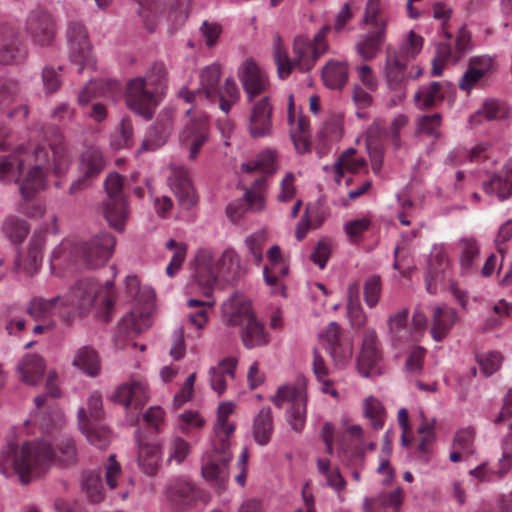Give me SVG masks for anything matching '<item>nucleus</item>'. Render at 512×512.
I'll return each mask as SVG.
<instances>
[{
  "mask_svg": "<svg viewBox=\"0 0 512 512\" xmlns=\"http://www.w3.org/2000/svg\"><path fill=\"white\" fill-rule=\"evenodd\" d=\"M221 68L213 63L205 66L199 72V87L197 93L199 99H204L214 104L218 99Z\"/></svg>",
  "mask_w": 512,
  "mask_h": 512,
  "instance_id": "22",
  "label": "nucleus"
},
{
  "mask_svg": "<svg viewBox=\"0 0 512 512\" xmlns=\"http://www.w3.org/2000/svg\"><path fill=\"white\" fill-rule=\"evenodd\" d=\"M148 384L144 380L132 379L116 387L111 401L124 406L129 413L128 421L135 424L139 421V409L149 400Z\"/></svg>",
  "mask_w": 512,
  "mask_h": 512,
  "instance_id": "8",
  "label": "nucleus"
},
{
  "mask_svg": "<svg viewBox=\"0 0 512 512\" xmlns=\"http://www.w3.org/2000/svg\"><path fill=\"white\" fill-rule=\"evenodd\" d=\"M238 77L249 101L269 88L267 73L253 59H246L238 69Z\"/></svg>",
  "mask_w": 512,
  "mask_h": 512,
  "instance_id": "14",
  "label": "nucleus"
},
{
  "mask_svg": "<svg viewBox=\"0 0 512 512\" xmlns=\"http://www.w3.org/2000/svg\"><path fill=\"white\" fill-rule=\"evenodd\" d=\"M404 491L397 487L393 491L379 493L374 498L365 497L362 504L363 512H374V507L379 506L383 509H392L398 511L402 506Z\"/></svg>",
  "mask_w": 512,
  "mask_h": 512,
  "instance_id": "38",
  "label": "nucleus"
},
{
  "mask_svg": "<svg viewBox=\"0 0 512 512\" xmlns=\"http://www.w3.org/2000/svg\"><path fill=\"white\" fill-rule=\"evenodd\" d=\"M228 462H224L219 457H213L209 454L203 458L201 467L202 476L216 488H224L229 479Z\"/></svg>",
  "mask_w": 512,
  "mask_h": 512,
  "instance_id": "30",
  "label": "nucleus"
},
{
  "mask_svg": "<svg viewBox=\"0 0 512 512\" xmlns=\"http://www.w3.org/2000/svg\"><path fill=\"white\" fill-rule=\"evenodd\" d=\"M364 23L371 26V29H379L382 23L387 26L386 20L381 16L380 0H367L364 16Z\"/></svg>",
  "mask_w": 512,
  "mask_h": 512,
  "instance_id": "58",
  "label": "nucleus"
},
{
  "mask_svg": "<svg viewBox=\"0 0 512 512\" xmlns=\"http://www.w3.org/2000/svg\"><path fill=\"white\" fill-rule=\"evenodd\" d=\"M35 165L32 166L19 190L25 199L33 197L37 192L46 187V176L43 167L52 169L54 175H65L72 164L71 150L65 143L62 133L55 129L53 138L48 144H38L32 152Z\"/></svg>",
  "mask_w": 512,
  "mask_h": 512,
  "instance_id": "3",
  "label": "nucleus"
},
{
  "mask_svg": "<svg viewBox=\"0 0 512 512\" xmlns=\"http://www.w3.org/2000/svg\"><path fill=\"white\" fill-rule=\"evenodd\" d=\"M168 183L179 204L184 209L189 210L196 205L197 196L187 168L183 166L172 167Z\"/></svg>",
  "mask_w": 512,
  "mask_h": 512,
  "instance_id": "15",
  "label": "nucleus"
},
{
  "mask_svg": "<svg viewBox=\"0 0 512 512\" xmlns=\"http://www.w3.org/2000/svg\"><path fill=\"white\" fill-rule=\"evenodd\" d=\"M72 364L90 377L97 376L101 370L99 355L90 346L79 348L75 352Z\"/></svg>",
  "mask_w": 512,
  "mask_h": 512,
  "instance_id": "41",
  "label": "nucleus"
},
{
  "mask_svg": "<svg viewBox=\"0 0 512 512\" xmlns=\"http://www.w3.org/2000/svg\"><path fill=\"white\" fill-rule=\"evenodd\" d=\"M459 262L462 274L469 275L474 271L475 263L480 255V246L474 238H461L458 241Z\"/></svg>",
  "mask_w": 512,
  "mask_h": 512,
  "instance_id": "43",
  "label": "nucleus"
},
{
  "mask_svg": "<svg viewBox=\"0 0 512 512\" xmlns=\"http://www.w3.org/2000/svg\"><path fill=\"white\" fill-rule=\"evenodd\" d=\"M147 31L153 32L167 17L173 24H182L189 15L192 0H175L169 10L161 0H135Z\"/></svg>",
  "mask_w": 512,
  "mask_h": 512,
  "instance_id": "6",
  "label": "nucleus"
},
{
  "mask_svg": "<svg viewBox=\"0 0 512 512\" xmlns=\"http://www.w3.org/2000/svg\"><path fill=\"white\" fill-rule=\"evenodd\" d=\"M104 216L110 227L123 231L128 217V207L125 198H106L103 202Z\"/></svg>",
  "mask_w": 512,
  "mask_h": 512,
  "instance_id": "35",
  "label": "nucleus"
},
{
  "mask_svg": "<svg viewBox=\"0 0 512 512\" xmlns=\"http://www.w3.org/2000/svg\"><path fill=\"white\" fill-rule=\"evenodd\" d=\"M477 361L484 375L490 376L500 368L502 356L499 352H488L486 354L477 355Z\"/></svg>",
  "mask_w": 512,
  "mask_h": 512,
  "instance_id": "63",
  "label": "nucleus"
},
{
  "mask_svg": "<svg viewBox=\"0 0 512 512\" xmlns=\"http://www.w3.org/2000/svg\"><path fill=\"white\" fill-rule=\"evenodd\" d=\"M272 106L269 97H263L252 108L248 129L252 137H264L271 134Z\"/></svg>",
  "mask_w": 512,
  "mask_h": 512,
  "instance_id": "21",
  "label": "nucleus"
},
{
  "mask_svg": "<svg viewBox=\"0 0 512 512\" xmlns=\"http://www.w3.org/2000/svg\"><path fill=\"white\" fill-rule=\"evenodd\" d=\"M254 316L251 301L242 294H234L222 305V320L226 326L241 327Z\"/></svg>",
  "mask_w": 512,
  "mask_h": 512,
  "instance_id": "17",
  "label": "nucleus"
},
{
  "mask_svg": "<svg viewBox=\"0 0 512 512\" xmlns=\"http://www.w3.org/2000/svg\"><path fill=\"white\" fill-rule=\"evenodd\" d=\"M192 447L188 441L179 435L172 436L167 444V458L168 465H180L190 455Z\"/></svg>",
  "mask_w": 512,
  "mask_h": 512,
  "instance_id": "48",
  "label": "nucleus"
},
{
  "mask_svg": "<svg viewBox=\"0 0 512 512\" xmlns=\"http://www.w3.org/2000/svg\"><path fill=\"white\" fill-rule=\"evenodd\" d=\"M320 339L326 345V349L328 350L331 357H335L336 349L339 345L340 339V326L337 322H330L325 331L319 334Z\"/></svg>",
  "mask_w": 512,
  "mask_h": 512,
  "instance_id": "61",
  "label": "nucleus"
},
{
  "mask_svg": "<svg viewBox=\"0 0 512 512\" xmlns=\"http://www.w3.org/2000/svg\"><path fill=\"white\" fill-rule=\"evenodd\" d=\"M213 259V252L208 248L198 249L194 257V279L190 288L198 289L206 297L211 295L217 279Z\"/></svg>",
  "mask_w": 512,
  "mask_h": 512,
  "instance_id": "12",
  "label": "nucleus"
},
{
  "mask_svg": "<svg viewBox=\"0 0 512 512\" xmlns=\"http://www.w3.org/2000/svg\"><path fill=\"white\" fill-rule=\"evenodd\" d=\"M493 68V59L488 55L474 56L468 61V67L461 76L459 89L471 92L476 84L484 78Z\"/></svg>",
  "mask_w": 512,
  "mask_h": 512,
  "instance_id": "20",
  "label": "nucleus"
},
{
  "mask_svg": "<svg viewBox=\"0 0 512 512\" xmlns=\"http://www.w3.org/2000/svg\"><path fill=\"white\" fill-rule=\"evenodd\" d=\"M307 414V402H301L295 406H291L287 413L286 418L290 427L296 431L301 432L305 426Z\"/></svg>",
  "mask_w": 512,
  "mask_h": 512,
  "instance_id": "60",
  "label": "nucleus"
},
{
  "mask_svg": "<svg viewBox=\"0 0 512 512\" xmlns=\"http://www.w3.org/2000/svg\"><path fill=\"white\" fill-rule=\"evenodd\" d=\"M322 79L326 87L341 89L348 80V65L337 61L327 62L322 69Z\"/></svg>",
  "mask_w": 512,
  "mask_h": 512,
  "instance_id": "45",
  "label": "nucleus"
},
{
  "mask_svg": "<svg viewBox=\"0 0 512 512\" xmlns=\"http://www.w3.org/2000/svg\"><path fill=\"white\" fill-rule=\"evenodd\" d=\"M276 169V153L271 149L260 152L253 164H242V170L245 172L258 170L264 174H273Z\"/></svg>",
  "mask_w": 512,
  "mask_h": 512,
  "instance_id": "53",
  "label": "nucleus"
},
{
  "mask_svg": "<svg viewBox=\"0 0 512 512\" xmlns=\"http://www.w3.org/2000/svg\"><path fill=\"white\" fill-rule=\"evenodd\" d=\"M26 31L39 46H50L56 35V23L51 13L43 8L33 9L26 20Z\"/></svg>",
  "mask_w": 512,
  "mask_h": 512,
  "instance_id": "13",
  "label": "nucleus"
},
{
  "mask_svg": "<svg viewBox=\"0 0 512 512\" xmlns=\"http://www.w3.org/2000/svg\"><path fill=\"white\" fill-rule=\"evenodd\" d=\"M381 359L382 357L379 350H361L357 361L358 372L365 378L379 375V363Z\"/></svg>",
  "mask_w": 512,
  "mask_h": 512,
  "instance_id": "50",
  "label": "nucleus"
},
{
  "mask_svg": "<svg viewBox=\"0 0 512 512\" xmlns=\"http://www.w3.org/2000/svg\"><path fill=\"white\" fill-rule=\"evenodd\" d=\"M406 62L396 52L388 53L385 62V77L391 90L404 88Z\"/></svg>",
  "mask_w": 512,
  "mask_h": 512,
  "instance_id": "39",
  "label": "nucleus"
},
{
  "mask_svg": "<svg viewBox=\"0 0 512 512\" xmlns=\"http://www.w3.org/2000/svg\"><path fill=\"white\" fill-rule=\"evenodd\" d=\"M449 260L444 244H433L428 259V276L436 279L448 266Z\"/></svg>",
  "mask_w": 512,
  "mask_h": 512,
  "instance_id": "52",
  "label": "nucleus"
},
{
  "mask_svg": "<svg viewBox=\"0 0 512 512\" xmlns=\"http://www.w3.org/2000/svg\"><path fill=\"white\" fill-rule=\"evenodd\" d=\"M217 273H224L240 277L245 274L246 268L241 262L239 254L233 248H226L215 263Z\"/></svg>",
  "mask_w": 512,
  "mask_h": 512,
  "instance_id": "47",
  "label": "nucleus"
},
{
  "mask_svg": "<svg viewBox=\"0 0 512 512\" xmlns=\"http://www.w3.org/2000/svg\"><path fill=\"white\" fill-rule=\"evenodd\" d=\"M173 118V111L169 109L158 115L155 125L141 144L140 152L155 150L165 144L173 129Z\"/></svg>",
  "mask_w": 512,
  "mask_h": 512,
  "instance_id": "18",
  "label": "nucleus"
},
{
  "mask_svg": "<svg viewBox=\"0 0 512 512\" xmlns=\"http://www.w3.org/2000/svg\"><path fill=\"white\" fill-rule=\"evenodd\" d=\"M237 367V359L233 357L224 358L216 366L209 369L210 387L219 396L222 395L227 388V380L235 377Z\"/></svg>",
  "mask_w": 512,
  "mask_h": 512,
  "instance_id": "28",
  "label": "nucleus"
},
{
  "mask_svg": "<svg viewBox=\"0 0 512 512\" xmlns=\"http://www.w3.org/2000/svg\"><path fill=\"white\" fill-rule=\"evenodd\" d=\"M20 34L18 29L10 25L0 28V64H11L20 55Z\"/></svg>",
  "mask_w": 512,
  "mask_h": 512,
  "instance_id": "26",
  "label": "nucleus"
},
{
  "mask_svg": "<svg viewBox=\"0 0 512 512\" xmlns=\"http://www.w3.org/2000/svg\"><path fill=\"white\" fill-rule=\"evenodd\" d=\"M408 316L409 309L403 308L391 314L387 319L388 337L391 344L395 347L410 339L407 328Z\"/></svg>",
  "mask_w": 512,
  "mask_h": 512,
  "instance_id": "36",
  "label": "nucleus"
},
{
  "mask_svg": "<svg viewBox=\"0 0 512 512\" xmlns=\"http://www.w3.org/2000/svg\"><path fill=\"white\" fill-rule=\"evenodd\" d=\"M24 161L23 148L3 157L0 160V181L18 183L22 175Z\"/></svg>",
  "mask_w": 512,
  "mask_h": 512,
  "instance_id": "40",
  "label": "nucleus"
},
{
  "mask_svg": "<svg viewBox=\"0 0 512 512\" xmlns=\"http://www.w3.org/2000/svg\"><path fill=\"white\" fill-rule=\"evenodd\" d=\"M252 433L257 444L265 446L273 433V417L270 407H263L253 420Z\"/></svg>",
  "mask_w": 512,
  "mask_h": 512,
  "instance_id": "44",
  "label": "nucleus"
},
{
  "mask_svg": "<svg viewBox=\"0 0 512 512\" xmlns=\"http://www.w3.org/2000/svg\"><path fill=\"white\" fill-rule=\"evenodd\" d=\"M473 48L471 33L465 26L457 32L454 46L447 42H440L436 46L435 56L432 59V76H441L446 63L456 64Z\"/></svg>",
  "mask_w": 512,
  "mask_h": 512,
  "instance_id": "9",
  "label": "nucleus"
},
{
  "mask_svg": "<svg viewBox=\"0 0 512 512\" xmlns=\"http://www.w3.org/2000/svg\"><path fill=\"white\" fill-rule=\"evenodd\" d=\"M385 35L384 23H382L378 30L371 29L369 32L362 35L355 45L357 55L363 61L373 60L382 51Z\"/></svg>",
  "mask_w": 512,
  "mask_h": 512,
  "instance_id": "24",
  "label": "nucleus"
},
{
  "mask_svg": "<svg viewBox=\"0 0 512 512\" xmlns=\"http://www.w3.org/2000/svg\"><path fill=\"white\" fill-rule=\"evenodd\" d=\"M270 401L278 408H282L285 403L295 406L298 403L307 402L305 382L300 381L278 387L276 394L270 397Z\"/></svg>",
  "mask_w": 512,
  "mask_h": 512,
  "instance_id": "33",
  "label": "nucleus"
},
{
  "mask_svg": "<svg viewBox=\"0 0 512 512\" xmlns=\"http://www.w3.org/2000/svg\"><path fill=\"white\" fill-rule=\"evenodd\" d=\"M483 190L494 195L500 201L512 196V158L503 166L502 170L488 175V179L482 181Z\"/></svg>",
  "mask_w": 512,
  "mask_h": 512,
  "instance_id": "19",
  "label": "nucleus"
},
{
  "mask_svg": "<svg viewBox=\"0 0 512 512\" xmlns=\"http://www.w3.org/2000/svg\"><path fill=\"white\" fill-rule=\"evenodd\" d=\"M105 166L106 161L102 152L98 148L89 147L80 156L78 171L94 181Z\"/></svg>",
  "mask_w": 512,
  "mask_h": 512,
  "instance_id": "37",
  "label": "nucleus"
},
{
  "mask_svg": "<svg viewBox=\"0 0 512 512\" xmlns=\"http://www.w3.org/2000/svg\"><path fill=\"white\" fill-rule=\"evenodd\" d=\"M78 425L91 445L99 449H104L109 445L111 440L110 430L104 425L90 422L83 407L78 410Z\"/></svg>",
  "mask_w": 512,
  "mask_h": 512,
  "instance_id": "25",
  "label": "nucleus"
},
{
  "mask_svg": "<svg viewBox=\"0 0 512 512\" xmlns=\"http://www.w3.org/2000/svg\"><path fill=\"white\" fill-rule=\"evenodd\" d=\"M381 279L378 275H372L364 283V301L369 308L375 307L381 295Z\"/></svg>",
  "mask_w": 512,
  "mask_h": 512,
  "instance_id": "59",
  "label": "nucleus"
},
{
  "mask_svg": "<svg viewBox=\"0 0 512 512\" xmlns=\"http://www.w3.org/2000/svg\"><path fill=\"white\" fill-rule=\"evenodd\" d=\"M147 299V312L133 309L131 312L122 319L121 325L126 331H133L137 334L144 332L151 326L150 313L148 309L155 297L154 291L148 287L143 291Z\"/></svg>",
  "mask_w": 512,
  "mask_h": 512,
  "instance_id": "32",
  "label": "nucleus"
},
{
  "mask_svg": "<svg viewBox=\"0 0 512 512\" xmlns=\"http://www.w3.org/2000/svg\"><path fill=\"white\" fill-rule=\"evenodd\" d=\"M180 140L189 147L190 160L199 154L201 147L209 140V123L206 116L191 119L183 128Z\"/></svg>",
  "mask_w": 512,
  "mask_h": 512,
  "instance_id": "16",
  "label": "nucleus"
},
{
  "mask_svg": "<svg viewBox=\"0 0 512 512\" xmlns=\"http://www.w3.org/2000/svg\"><path fill=\"white\" fill-rule=\"evenodd\" d=\"M47 231V227L40 228L39 230H36L30 238L26 264L24 266V271L28 276L36 274L42 265L43 252L46 243L45 234Z\"/></svg>",
  "mask_w": 512,
  "mask_h": 512,
  "instance_id": "27",
  "label": "nucleus"
},
{
  "mask_svg": "<svg viewBox=\"0 0 512 512\" xmlns=\"http://www.w3.org/2000/svg\"><path fill=\"white\" fill-rule=\"evenodd\" d=\"M165 495L174 510L184 511L193 508L197 502L208 504L211 495L196 487L187 478H177L166 487Z\"/></svg>",
  "mask_w": 512,
  "mask_h": 512,
  "instance_id": "10",
  "label": "nucleus"
},
{
  "mask_svg": "<svg viewBox=\"0 0 512 512\" xmlns=\"http://www.w3.org/2000/svg\"><path fill=\"white\" fill-rule=\"evenodd\" d=\"M363 413L369 419L373 429L379 430L383 427L386 414L378 399L372 396L367 397L363 403Z\"/></svg>",
  "mask_w": 512,
  "mask_h": 512,
  "instance_id": "54",
  "label": "nucleus"
},
{
  "mask_svg": "<svg viewBox=\"0 0 512 512\" xmlns=\"http://www.w3.org/2000/svg\"><path fill=\"white\" fill-rule=\"evenodd\" d=\"M65 38L70 60L79 66L78 73L83 72L86 67L94 68L92 46L84 25L78 21H69Z\"/></svg>",
  "mask_w": 512,
  "mask_h": 512,
  "instance_id": "7",
  "label": "nucleus"
},
{
  "mask_svg": "<svg viewBox=\"0 0 512 512\" xmlns=\"http://www.w3.org/2000/svg\"><path fill=\"white\" fill-rule=\"evenodd\" d=\"M323 54V46H313L309 38L297 36L293 42V58L290 59L281 36L278 33L273 35V58L277 66V73L282 79L290 75L295 67L301 72L310 71Z\"/></svg>",
  "mask_w": 512,
  "mask_h": 512,
  "instance_id": "5",
  "label": "nucleus"
},
{
  "mask_svg": "<svg viewBox=\"0 0 512 512\" xmlns=\"http://www.w3.org/2000/svg\"><path fill=\"white\" fill-rule=\"evenodd\" d=\"M347 316L353 327L360 328L366 323V315L359 300V285L349 284L347 289Z\"/></svg>",
  "mask_w": 512,
  "mask_h": 512,
  "instance_id": "46",
  "label": "nucleus"
},
{
  "mask_svg": "<svg viewBox=\"0 0 512 512\" xmlns=\"http://www.w3.org/2000/svg\"><path fill=\"white\" fill-rule=\"evenodd\" d=\"M425 350L422 347H416L408 355L405 361V371L410 377L421 374L423 370V361Z\"/></svg>",
  "mask_w": 512,
  "mask_h": 512,
  "instance_id": "62",
  "label": "nucleus"
},
{
  "mask_svg": "<svg viewBox=\"0 0 512 512\" xmlns=\"http://www.w3.org/2000/svg\"><path fill=\"white\" fill-rule=\"evenodd\" d=\"M162 461V447L158 443H139L137 462L147 476H154Z\"/></svg>",
  "mask_w": 512,
  "mask_h": 512,
  "instance_id": "29",
  "label": "nucleus"
},
{
  "mask_svg": "<svg viewBox=\"0 0 512 512\" xmlns=\"http://www.w3.org/2000/svg\"><path fill=\"white\" fill-rule=\"evenodd\" d=\"M2 231L12 243H21L27 237L30 226L24 219L9 216L3 222Z\"/></svg>",
  "mask_w": 512,
  "mask_h": 512,
  "instance_id": "49",
  "label": "nucleus"
},
{
  "mask_svg": "<svg viewBox=\"0 0 512 512\" xmlns=\"http://www.w3.org/2000/svg\"><path fill=\"white\" fill-rule=\"evenodd\" d=\"M115 243V238L107 232L95 235L79 244L80 259L88 268L101 267L111 257Z\"/></svg>",
  "mask_w": 512,
  "mask_h": 512,
  "instance_id": "11",
  "label": "nucleus"
},
{
  "mask_svg": "<svg viewBox=\"0 0 512 512\" xmlns=\"http://www.w3.org/2000/svg\"><path fill=\"white\" fill-rule=\"evenodd\" d=\"M167 69L163 63L152 65L145 77H137L127 83L126 103L130 110L151 120L155 108L165 95Z\"/></svg>",
  "mask_w": 512,
  "mask_h": 512,
  "instance_id": "4",
  "label": "nucleus"
},
{
  "mask_svg": "<svg viewBox=\"0 0 512 512\" xmlns=\"http://www.w3.org/2000/svg\"><path fill=\"white\" fill-rule=\"evenodd\" d=\"M80 259L79 244L73 240L66 238L57 245L50 255L51 267H54V263L58 260L70 263L76 262Z\"/></svg>",
  "mask_w": 512,
  "mask_h": 512,
  "instance_id": "51",
  "label": "nucleus"
},
{
  "mask_svg": "<svg viewBox=\"0 0 512 512\" xmlns=\"http://www.w3.org/2000/svg\"><path fill=\"white\" fill-rule=\"evenodd\" d=\"M55 445L52 449L48 442L37 440L26 442L18 449L14 442H8L0 450V473L5 477L17 474L26 484L45 473L54 460L64 466L77 463L78 451L72 437L61 435Z\"/></svg>",
  "mask_w": 512,
  "mask_h": 512,
  "instance_id": "1",
  "label": "nucleus"
},
{
  "mask_svg": "<svg viewBox=\"0 0 512 512\" xmlns=\"http://www.w3.org/2000/svg\"><path fill=\"white\" fill-rule=\"evenodd\" d=\"M44 359L36 354H28L19 362L18 373L23 382L29 385H37L45 371Z\"/></svg>",
  "mask_w": 512,
  "mask_h": 512,
  "instance_id": "34",
  "label": "nucleus"
},
{
  "mask_svg": "<svg viewBox=\"0 0 512 512\" xmlns=\"http://www.w3.org/2000/svg\"><path fill=\"white\" fill-rule=\"evenodd\" d=\"M509 114L507 105L496 99L486 100L482 107L477 111V115L486 120H502Z\"/></svg>",
  "mask_w": 512,
  "mask_h": 512,
  "instance_id": "56",
  "label": "nucleus"
},
{
  "mask_svg": "<svg viewBox=\"0 0 512 512\" xmlns=\"http://www.w3.org/2000/svg\"><path fill=\"white\" fill-rule=\"evenodd\" d=\"M458 319V313L454 308L447 305L436 306L432 313V338L437 342L444 340Z\"/></svg>",
  "mask_w": 512,
  "mask_h": 512,
  "instance_id": "23",
  "label": "nucleus"
},
{
  "mask_svg": "<svg viewBox=\"0 0 512 512\" xmlns=\"http://www.w3.org/2000/svg\"><path fill=\"white\" fill-rule=\"evenodd\" d=\"M113 306L112 281H106L105 285H99L94 280L83 279L79 280L67 295H58L51 299L41 296L33 297L26 307V312L34 320L40 321L50 318L61 307H68L71 311L78 310L80 313H84L92 307L109 311Z\"/></svg>",
  "mask_w": 512,
  "mask_h": 512,
  "instance_id": "2",
  "label": "nucleus"
},
{
  "mask_svg": "<svg viewBox=\"0 0 512 512\" xmlns=\"http://www.w3.org/2000/svg\"><path fill=\"white\" fill-rule=\"evenodd\" d=\"M240 336L245 348L253 349L269 343V334L256 316L240 327Z\"/></svg>",
  "mask_w": 512,
  "mask_h": 512,
  "instance_id": "31",
  "label": "nucleus"
},
{
  "mask_svg": "<svg viewBox=\"0 0 512 512\" xmlns=\"http://www.w3.org/2000/svg\"><path fill=\"white\" fill-rule=\"evenodd\" d=\"M370 225V219L363 217L345 223L344 230L351 241H356L369 229Z\"/></svg>",
  "mask_w": 512,
  "mask_h": 512,
  "instance_id": "64",
  "label": "nucleus"
},
{
  "mask_svg": "<svg viewBox=\"0 0 512 512\" xmlns=\"http://www.w3.org/2000/svg\"><path fill=\"white\" fill-rule=\"evenodd\" d=\"M441 115L434 113L432 115H424L418 119L417 134L425 135L437 139L440 137Z\"/></svg>",
  "mask_w": 512,
  "mask_h": 512,
  "instance_id": "57",
  "label": "nucleus"
},
{
  "mask_svg": "<svg viewBox=\"0 0 512 512\" xmlns=\"http://www.w3.org/2000/svg\"><path fill=\"white\" fill-rule=\"evenodd\" d=\"M82 489L92 502L101 501L104 497L101 475L95 471L85 472L82 476Z\"/></svg>",
  "mask_w": 512,
  "mask_h": 512,
  "instance_id": "55",
  "label": "nucleus"
},
{
  "mask_svg": "<svg viewBox=\"0 0 512 512\" xmlns=\"http://www.w3.org/2000/svg\"><path fill=\"white\" fill-rule=\"evenodd\" d=\"M443 99V84L438 81H433L429 85L420 86L414 94L415 105L420 110L432 108Z\"/></svg>",
  "mask_w": 512,
  "mask_h": 512,
  "instance_id": "42",
  "label": "nucleus"
}]
</instances>
